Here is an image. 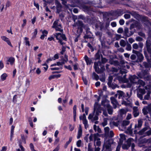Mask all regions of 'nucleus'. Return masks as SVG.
I'll list each match as a JSON object with an SVG mask.
<instances>
[{
  "instance_id": "f257e3e1",
  "label": "nucleus",
  "mask_w": 151,
  "mask_h": 151,
  "mask_svg": "<svg viewBox=\"0 0 151 151\" xmlns=\"http://www.w3.org/2000/svg\"><path fill=\"white\" fill-rule=\"evenodd\" d=\"M120 138L118 142L119 145H122V148L124 150H128L131 146V150H132V145L131 146V142L132 140V138H130L128 139L123 144L124 141L126 139L125 135L123 134H120Z\"/></svg>"
},
{
  "instance_id": "f03ea898",
  "label": "nucleus",
  "mask_w": 151,
  "mask_h": 151,
  "mask_svg": "<svg viewBox=\"0 0 151 151\" xmlns=\"http://www.w3.org/2000/svg\"><path fill=\"white\" fill-rule=\"evenodd\" d=\"M134 134L138 133L140 135H143V137H145L147 136L151 135V128L149 126H146L138 132L136 130L134 131Z\"/></svg>"
},
{
  "instance_id": "7ed1b4c3",
  "label": "nucleus",
  "mask_w": 151,
  "mask_h": 151,
  "mask_svg": "<svg viewBox=\"0 0 151 151\" xmlns=\"http://www.w3.org/2000/svg\"><path fill=\"white\" fill-rule=\"evenodd\" d=\"M94 63V68L95 71L98 74H101L105 70L104 66L103 65H101L100 60L98 62H95Z\"/></svg>"
},
{
  "instance_id": "20e7f679",
  "label": "nucleus",
  "mask_w": 151,
  "mask_h": 151,
  "mask_svg": "<svg viewBox=\"0 0 151 151\" xmlns=\"http://www.w3.org/2000/svg\"><path fill=\"white\" fill-rule=\"evenodd\" d=\"M127 75L125 74L123 77H120L119 80L124 83H127V87L130 88L132 85V76L130 75L128 79L126 78Z\"/></svg>"
},
{
  "instance_id": "39448f33",
  "label": "nucleus",
  "mask_w": 151,
  "mask_h": 151,
  "mask_svg": "<svg viewBox=\"0 0 151 151\" xmlns=\"http://www.w3.org/2000/svg\"><path fill=\"white\" fill-rule=\"evenodd\" d=\"M133 53L135 54H133V60L137 58L136 60L137 62H141L142 61L144 57L142 54L134 50H133Z\"/></svg>"
},
{
  "instance_id": "423d86ee",
  "label": "nucleus",
  "mask_w": 151,
  "mask_h": 151,
  "mask_svg": "<svg viewBox=\"0 0 151 151\" xmlns=\"http://www.w3.org/2000/svg\"><path fill=\"white\" fill-rule=\"evenodd\" d=\"M101 104L105 108L107 109L108 113L109 114H112L113 110L111 106L108 102H106L105 101H103L101 102Z\"/></svg>"
},
{
  "instance_id": "0eeeda50",
  "label": "nucleus",
  "mask_w": 151,
  "mask_h": 151,
  "mask_svg": "<svg viewBox=\"0 0 151 151\" xmlns=\"http://www.w3.org/2000/svg\"><path fill=\"white\" fill-rule=\"evenodd\" d=\"M62 27L61 24L58 23V20L55 21L52 26V28L55 29L56 31H59L63 33V30L61 29Z\"/></svg>"
},
{
  "instance_id": "6e6552de",
  "label": "nucleus",
  "mask_w": 151,
  "mask_h": 151,
  "mask_svg": "<svg viewBox=\"0 0 151 151\" xmlns=\"http://www.w3.org/2000/svg\"><path fill=\"white\" fill-rule=\"evenodd\" d=\"M83 28L85 29L83 22L78 20V29L77 31V32L78 34H80L82 32Z\"/></svg>"
},
{
  "instance_id": "1a4fd4ad",
  "label": "nucleus",
  "mask_w": 151,
  "mask_h": 151,
  "mask_svg": "<svg viewBox=\"0 0 151 151\" xmlns=\"http://www.w3.org/2000/svg\"><path fill=\"white\" fill-rule=\"evenodd\" d=\"M86 30V34L84 36V38L85 39H91L92 38V34L90 30V28L87 27L85 29Z\"/></svg>"
},
{
  "instance_id": "9d476101",
  "label": "nucleus",
  "mask_w": 151,
  "mask_h": 151,
  "mask_svg": "<svg viewBox=\"0 0 151 151\" xmlns=\"http://www.w3.org/2000/svg\"><path fill=\"white\" fill-rule=\"evenodd\" d=\"M86 19L87 20L86 22L91 24H95L97 21L96 17L94 16L91 17L88 16L87 18Z\"/></svg>"
},
{
  "instance_id": "9b49d317",
  "label": "nucleus",
  "mask_w": 151,
  "mask_h": 151,
  "mask_svg": "<svg viewBox=\"0 0 151 151\" xmlns=\"http://www.w3.org/2000/svg\"><path fill=\"white\" fill-rule=\"evenodd\" d=\"M145 93L144 89L140 88L137 93V96L140 100H143L142 96Z\"/></svg>"
},
{
  "instance_id": "f8f14e48",
  "label": "nucleus",
  "mask_w": 151,
  "mask_h": 151,
  "mask_svg": "<svg viewBox=\"0 0 151 151\" xmlns=\"http://www.w3.org/2000/svg\"><path fill=\"white\" fill-rule=\"evenodd\" d=\"M1 38L3 41L6 42L10 47H13L9 39L7 37L4 36H1Z\"/></svg>"
},
{
  "instance_id": "ddd939ff",
  "label": "nucleus",
  "mask_w": 151,
  "mask_h": 151,
  "mask_svg": "<svg viewBox=\"0 0 151 151\" xmlns=\"http://www.w3.org/2000/svg\"><path fill=\"white\" fill-rule=\"evenodd\" d=\"M95 35L96 36L99 38V39L101 42V45H103V41L101 39V37L102 36V33L101 32L97 31L95 32Z\"/></svg>"
},
{
  "instance_id": "4468645a",
  "label": "nucleus",
  "mask_w": 151,
  "mask_h": 151,
  "mask_svg": "<svg viewBox=\"0 0 151 151\" xmlns=\"http://www.w3.org/2000/svg\"><path fill=\"white\" fill-rule=\"evenodd\" d=\"M101 55H102L101 52L99 50H98L97 52L95 54L94 58V60H100Z\"/></svg>"
},
{
  "instance_id": "2eb2a0df",
  "label": "nucleus",
  "mask_w": 151,
  "mask_h": 151,
  "mask_svg": "<svg viewBox=\"0 0 151 151\" xmlns=\"http://www.w3.org/2000/svg\"><path fill=\"white\" fill-rule=\"evenodd\" d=\"M143 112L144 115L147 114L148 112H151V107L148 106L143 108L142 110Z\"/></svg>"
},
{
  "instance_id": "dca6fc26",
  "label": "nucleus",
  "mask_w": 151,
  "mask_h": 151,
  "mask_svg": "<svg viewBox=\"0 0 151 151\" xmlns=\"http://www.w3.org/2000/svg\"><path fill=\"white\" fill-rule=\"evenodd\" d=\"M146 47L148 52L151 54V43L150 41H146Z\"/></svg>"
},
{
  "instance_id": "f3484780",
  "label": "nucleus",
  "mask_w": 151,
  "mask_h": 151,
  "mask_svg": "<svg viewBox=\"0 0 151 151\" xmlns=\"http://www.w3.org/2000/svg\"><path fill=\"white\" fill-rule=\"evenodd\" d=\"M124 35L127 37H129L132 35V31H130V33H129V29L127 27H125L124 31Z\"/></svg>"
},
{
  "instance_id": "a211bd4d",
  "label": "nucleus",
  "mask_w": 151,
  "mask_h": 151,
  "mask_svg": "<svg viewBox=\"0 0 151 151\" xmlns=\"http://www.w3.org/2000/svg\"><path fill=\"white\" fill-rule=\"evenodd\" d=\"M84 58L87 65H90L92 63L91 59L89 58L87 55H85Z\"/></svg>"
},
{
  "instance_id": "6ab92c4d",
  "label": "nucleus",
  "mask_w": 151,
  "mask_h": 151,
  "mask_svg": "<svg viewBox=\"0 0 151 151\" xmlns=\"http://www.w3.org/2000/svg\"><path fill=\"white\" fill-rule=\"evenodd\" d=\"M110 100L111 101V103L113 104V105L114 106V108H116V104H117L118 103L117 101L114 97H111L110 98Z\"/></svg>"
},
{
  "instance_id": "aec40b11",
  "label": "nucleus",
  "mask_w": 151,
  "mask_h": 151,
  "mask_svg": "<svg viewBox=\"0 0 151 151\" xmlns=\"http://www.w3.org/2000/svg\"><path fill=\"white\" fill-rule=\"evenodd\" d=\"M133 17L135 18L138 21H139L141 19V16L138 14H137V13L133 11Z\"/></svg>"
},
{
  "instance_id": "412c9836",
  "label": "nucleus",
  "mask_w": 151,
  "mask_h": 151,
  "mask_svg": "<svg viewBox=\"0 0 151 151\" xmlns=\"http://www.w3.org/2000/svg\"><path fill=\"white\" fill-rule=\"evenodd\" d=\"M129 122V121L124 120L122 122L121 126L122 128H125V126L128 125Z\"/></svg>"
},
{
  "instance_id": "4be33fe9",
  "label": "nucleus",
  "mask_w": 151,
  "mask_h": 151,
  "mask_svg": "<svg viewBox=\"0 0 151 151\" xmlns=\"http://www.w3.org/2000/svg\"><path fill=\"white\" fill-rule=\"evenodd\" d=\"M61 76V74H59L58 75H54L50 76L48 78L50 80L52 79H54L55 78H58Z\"/></svg>"
},
{
  "instance_id": "5701e85b",
  "label": "nucleus",
  "mask_w": 151,
  "mask_h": 151,
  "mask_svg": "<svg viewBox=\"0 0 151 151\" xmlns=\"http://www.w3.org/2000/svg\"><path fill=\"white\" fill-rule=\"evenodd\" d=\"M42 34L41 35L40 37V39L42 40H43L44 39L45 36H47V35L48 34V32L46 30H44L42 32Z\"/></svg>"
},
{
  "instance_id": "b1692460",
  "label": "nucleus",
  "mask_w": 151,
  "mask_h": 151,
  "mask_svg": "<svg viewBox=\"0 0 151 151\" xmlns=\"http://www.w3.org/2000/svg\"><path fill=\"white\" fill-rule=\"evenodd\" d=\"M143 65L146 68H148L150 67L151 68V60L149 62V63L146 62H143Z\"/></svg>"
},
{
  "instance_id": "393cba45",
  "label": "nucleus",
  "mask_w": 151,
  "mask_h": 151,
  "mask_svg": "<svg viewBox=\"0 0 151 151\" xmlns=\"http://www.w3.org/2000/svg\"><path fill=\"white\" fill-rule=\"evenodd\" d=\"M138 125L136 124L135 126V128H136L137 127L138 128H140L142 124V121L141 119H139L138 120Z\"/></svg>"
},
{
  "instance_id": "a878e982",
  "label": "nucleus",
  "mask_w": 151,
  "mask_h": 151,
  "mask_svg": "<svg viewBox=\"0 0 151 151\" xmlns=\"http://www.w3.org/2000/svg\"><path fill=\"white\" fill-rule=\"evenodd\" d=\"M117 93H118L119 96L118 98L120 99L121 98H122L124 96V93L122 91L118 90L117 91Z\"/></svg>"
},
{
  "instance_id": "bb28decb",
  "label": "nucleus",
  "mask_w": 151,
  "mask_h": 151,
  "mask_svg": "<svg viewBox=\"0 0 151 151\" xmlns=\"http://www.w3.org/2000/svg\"><path fill=\"white\" fill-rule=\"evenodd\" d=\"M97 105H94V110L93 111V114H94L95 111H96V114L95 115H97L98 116L99 113L98 111H99V109L97 108Z\"/></svg>"
},
{
  "instance_id": "cd10ccee",
  "label": "nucleus",
  "mask_w": 151,
  "mask_h": 151,
  "mask_svg": "<svg viewBox=\"0 0 151 151\" xmlns=\"http://www.w3.org/2000/svg\"><path fill=\"white\" fill-rule=\"evenodd\" d=\"M127 43V41L126 42L123 40H122L120 42V45L123 47H124L126 45Z\"/></svg>"
},
{
  "instance_id": "c85d7f7f",
  "label": "nucleus",
  "mask_w": 151,
  "mask_h": 151,
  "mask_svg": "<svg viewBox=\"0 0 151 151\" xmlns=\"http://www.w3.org/2000/svg\"><path fill=\"white\" fill-rule=\"evenodd\" d=\"M61 33H56L53 34V35L55 37L57 40H59L60 39L61 37H60Z\"/></svg>"
},
{
  "instance_id": "c756f323",
  "label": "nucleus",
  "mask_w": 151,
  "mask_h": 151,
  "mask_svg": "<svg viewBox=\"0 0 151 151\" xmlns=\"http://www.w3.org/2000/svg\"><path fill=\"white\" fill-rule=\"evenodd\" d=\"M113 80V77L112 76H109L108 78V82L107 84L109 87L111 86V83Z\"/></svg>"
},
{
  "instance_id": "7c9ffc66",
  "label": "nucleus",
  "mask_w": 151,
  "mask_h": 151,
  "mask_svg": "<svg viewBox=\"0 0 151 151\" xmlns=\"http://www.w3.org/2000/svg\"><path fill=\"white\" fill-rule=\"evenodd\" d=\"M108 61V59L105 58H103L102 55H101V65L106 63Z\"/></svg>"
},
{
  "instance_id": "2f4dec72",
  "label": "nucleus",
  "mask_w": 151,
  "mask_h": 151,
  "mask_svg": "<svg viewBox=\"0 0 151 151\" xmlns=\"http://www.w3.org/2000/svg\"><path fill=\"white\" fill-rule=\"evenodd\" d=\"M126 49L128 51H130L131 50L132 47L130 44L127 41V43L126 45Z\"/></svg>"
},
{
  "instance_id": "473e14b6",
  "label": "nucleus",
  "mask_w": 151,
  "mask_h": 151,
  "mask_svg": "<svg viewBox=\"0 0 151 151\" xmlns=\"http://www.w3.org/2000/svg\"><path fill=\"white\" fill-rule=\"evenodd\" d=\"M72 139V137H69V140L68 141L66 142L64 145V147L65 148H66L68 145L70 143Z\"/></svg>"
},
{
  "instance_id": "72a5a7b5",
  "label": "nucleus",
  "mask_w": 151,
  "mask_h": 151,
  "mask_svg": "<svg viewBox=\"0 0 151 151\" xmlns=\"http://www.w3.org/2000/svg\"><path fill=\"white\" fill-rule=\"evenodd\" d=\"M15 60L14 58L13 57H10L7 60V61L9 62L11 65H12Z\"/></svg>"
},
{
  "instance_id": "f704fd0d",
  "label": "nucleus",
  "mask_w": 151,
  "mask_h": 151,
  "mask_svg": "<svg viewBox=\"0 0 151 151\" xmlns=\"http://www.w3.org/2000/svg\"><path fill=\"white\" fill-rule=\"evenodd\" d=\"M132 124H130V126L127 129V131L131 135H132V129H131Z\"/></svg>"
},
{
  "instance_id": "c9c22d12",
  "label": "nucleus",
  "mask_w": 151,
  "mask_h": 151,
  "mask_svg": "<svg viewBox=\"0 0 151 151\" xmlns=\"http://www.w3.org/2000/svg\"><path fill=\"white\" fill-rule=\"evenodd\" d=\"M7 75L6 73H4L2 74L1 76V78L2 81H4L6 79V78Z\"/></svg>"
},
{
  "instance_id": "e433bc0d",
  "label": "nucleus",
  "mask_w": 151,
  "mask_h": 151,
  "mask_svg": "<svg viewBox=\"0 0 151 151\" xmlns=\"http://www.w3.org/2000/svg\"><path fill=\"white\" fill-rule=\"evenodd\" d=\"M55 4L56 5V8H62V6L60 3L57 0H55Z\"/></svg>"
},
{
  "instance_id": "4c0bfd02",
  "label": "nucleus",
  "mask_w": 151,
  "mask_h": 151,
  "mask_svg": "<svg viewBox=\"0 0 151 151\" xmlns=\"http://www.w3.org/2000/svg\"><path fill=\"white\" fill-rule=\"evenodd\" d=\"M88 16H87L86 17H85L82 15H80L78 16V17L80 19H82L84 20L85 22H86V20Z\"/></svg>"
},
{
  "instance_id": "58836bf2",
  "label": "nucleus",
  "mask_w": 151,
  "mask_h": 151,
  "mask_svg": "<svg viewBox=\"0 0 151 151\" xmlns=\"http://www.w3.org/2000/svg\"><path fill=\"white\" fill-rule=\"evenodd\" d=\"M138 83L139 84V86H144L145 85V83L141 80H139L138 81Z\"/></svg>"
},
{
  "instance_id": "ea45409f",
  "label": "nucleus",
  "mask_w": 151,
  "mask_h": 151,
  "mask_svg": "<svg viewBox=\"0 0 151 151\" xmlns=\"http://www.w3.org/2000/svg\"><path fill=\"white\" fill-rule=\"evenodd\" d=\"M104 130L106 135H107L108 134L109 131V128L108 127H106L104 128Z\"/></svg>"
},
{
  "instance_id": "a19ab883",
  "label": "nucleus",
  "mask_w": 151,
  "mask_h": 151,
  "mask_svg": "<svg viewBox=\"0 0 151 151\" xmlns=\"http://www.w3.org/2000/svg\"><path fill=\"white\" fill-rule=\"evenodd\" d=\"M15 128V127L12 125L11 127V137H12L14 135V129Z\"/></svg>"
},
{
  "instance_id": "79ce46f5",
  "label": "nucleus",
  "mask_w": 151,
  "mask_h": 151,
  "mask_svg": "<svg viewBox=\"0 0 151 151\" xmlns=\"http://www.w3.org/2000/svg\"><path fill=\"white\" fill-rule=\"evenodd\" d=\"M93 75L94 77V79H95L96 81H98L99 79V76L97 74L93 72Z\"/></svg>"
},
{
  "instance_id": "37998d69",
  "label": "nucleus",
  "mask_w": 151,
  "mask_h": 151,
  "mask_svg": "<svg viewBox=\"0 0 151 151\" xmlns=\"http://www.w3.org/2000/svg\"><path fill=\"white\" fill-rule=\"evenodd\" d=\"M60 37H61V38H62L63 40L67 41V38L66 37V36L65 34L61 33V35H60Z\"/></svg>"
},
{
  "instance_id": "c03bdc74",
  "label": "nucleus",
  "mask_w": 151,
  "mask_h": 151,
  "mask_svg": "<svg viewBox=\"0 0 151 151\" xmlns=\"http://www.w3.org/2000/svg\"><path fill=\"white\" fill-rule=\"evenodd\" d=\"M82 77L84 84L85 85H87L88 84V81L86 78L84 77L83 76H82Z\"/></svg>"
},
{
  "instance_id": "a18cd8bd",
  "label": "nucleus",
  "mask_w": 151,
  "mask_h": 151,
  "mask_svg": "<svg viewBox=\"0 0 151 151\" xmlns=\"http://www.w3.org/2000/svg\"><path fill=\"white\" fill-rule=\"evenodd\" d=\"M68 101V98L66 96L65 97V99L63 100V103L62 104L63 106L65 107V105L64 104H65Z\"/></svg>"
},
{
  "instance_id": "49530a36",
  "label": "nucleus",
  "mask_w": 151,
  "mask_h": 151,
  "mask_svg": "<svg viewBox=\"0 0 151 151\" xmlns=\"http://www.w3.org/2000/svg\"><path fill=\"white\" fill-rule=\"evenodd\" d=\"M30 85V81L28 79H26L25 81V86L26 87H28Z\"/></svg>"
},
{
  "instance_id": "de8ad7c7",
  "label": "nucleus",
  "mask_w": 151,
  "mask_h": 151,
  "mask_svg": "<svg viewBox=\"0 0 151 151\" xmlns=\"http://www.w3.org/2000/svg\"><path fill=\"white\" fill-rule=\"evenodd\" d=\"M88 151H93V149L91 147V143H89L88 145Z\"/></svg>"
},
{
  "instance_id": "09e8293b",
  "label": "nucleus",
  "mask_w": 151,
  "mask_h": 151,
  "mask_svg": "<svg viewBox=\"0 0 151 151\" xmlns=\"http://www.w3.org/2000/svg\"><path fill=\"white\" fill-rule=\"evenodd\" d=\"M83 123L84 125L85 128L86 129V126L88 125V121L86 119L83 120Z\"/></svg>"
},
{
  "instance_id": "8fccbe9b",
  "label": "nucleus",
  "mask_w": 151,
  "mask_h": 151,
  "mask_svg": "<svg viewBox=\"0 0 151 151\" xmlns=\"http://www.w3.org/2000/svg\"><path fill=\"white\" fill-rule=\"evenodd\" d=\"M111 146V145H110V144H108L106 145L105 146L106 150H104V151H109Z\"/></svg>"
},
{
  "instance_id": "3c124183",
  "label": "nucleus",
  "mask_w": 151,
  "mask_h": 151,
  "mask_svg": "<svg viewBox=\"0 0 151 151\" xmlns=\"http://www.w3.org/2000/svg\"><path fill=\"white\" fill-rule=\"evenodd\" d=\"M37 33V29H35V31L32 33L33 37L35 38L36 37Z\"/></svg>"
},
{
  "instance_id": "603ef678",
  "label": "nucleus",
  "mask_w": 151,
  "mask_h": 151,
  "mask_svg": "<svg viewBox=\"0 0 151 151\" xmlns=\"http://www.w3.org/2000/svg\"><path fill=\"white\" fill-rule=\"evenodd\" d=\"M66 51V48L64 46H63L62 47V50L60 52V53L61 55H63L64 52Z\"/></svg>"
},
{
  "instance_id": "864d4df0",
  "label": "nucleus",
  "mask_w": 151,
  "mask_h": 151,
  "mask_svg": "<svg viewBox=\"0 0 151 151\" xmlns=\"http://www.w3.org/2000/svg\"><path fill=\"white\" fill-rule=\"evenodd\" d=\"M63 69V67H60V68L55 67V68H50V69L51 70H59L60 69Z\"/></svg>"
},
{
  "instance_id": "5fc2aeb1",
  "label": "nucleus",
  "mask_w": 151,
  "mask_h": 151,
  "mask_svg": "<svg viewBox=\"0 0 151 151\" xmlns=\"http://www.w3.org/2000/svg\"><path fill=\"white\" fill-rule=\"evenodd\" d=\"M25 40H26L25 42V44L26 45H28L29 46L30 45V44L29 43V42L28 40V38L27 37H25L24 38Z\"/></svg>"
},
{
  "instance_id": "6e6d98bb",
  "label": "nucleus",
  "mask_w": 151,
  "mask_h": 151,
  "mask_svg": "<svg viewBox=\"0 0 151 151\" xmlns=\"http://www.w3.org/2000/svg\"><path fill=\"white\" fill-rule=\"evenodd\" d=\"M127 73V70L125 69H121L120 70V73L122 74H126Z\"/></svg>"
},
{
  "instance_id": "4d7b16f0",
  "label": "nucleus",
  "mask_w": 151,
  "mask_h": 151,
  "mask_svg": "<svg viewBox=\"0 0 151 151\" xmlns=\"http://www.w3.org/2000/svg\"><path fill=\"white\" fill-rule=\"evenodd\" d=\"M148 17H141V19H142V20L144 22H146L148 21Z\"/></svg>"
},
{
  "instance_id": "13d9d810",
  "label": "nucleus",
  "mask_w": 151,
  "mask_h": 151,
  "mask_svg": "<svg viewBox=\"0 0 151 151\" xmlns=\"http://www.w3.org/2000/svg\"><path fill=\"white\" fill-rule=\"evenodd\" d=\"M81 142H81V140H79L77 142L76 145L78 147H81Z\"/></svg>"
},
{
  "instance_id": "bf43d9fd",
  "label": "nucleus",
  "mask_w": 151,
  "mask_h": 151,
  "mask_svg": "<svg viewBox=\"0 0 151 151\" xmlns=\"http://www.w3.org/2000/svg\"><path fill=\"white\" fill-rule=\"evenodd\" d=\"M123 32V28L119 27L117 30V32L119 33H122Z\"/></svg>"
},
{
  "instance_id": "052dcab7",
  "label": "nucleus",
  "mask_w": 151,
  "mask_h": 151,
  "mask_svg": "<svg viewBox=\"0 0 151 151\" xmlns=\"http://www.w3.org/2000/svg\"><path fill=\"white\" fill-rule=\"evenodd\" d=\"M150 98V94L149 93H147L144 99L145 100H149Z\"/></svg>"
},
{
  "instance_id": "680f3d73",
  "label": "nucleus",
  "mask_w": 151,
  "mask_h": 151,
  "mask_svg": "<svg viewBox=\"0 0 151 151\" xmlns=\"http://www.w3.org/2000/svg\"><path fill=\"white\" fill-rule=\"evenodd\" d=\"M126 96H127V98H126V100L127 101L130 102L129 98L130 96L128 92L127 93Z\"/></svg>"
},
{
  "instance_id": "e2e57ef3",
  "label": "nucleus",
  "mask_w": 151,
  "mask_h": 151,
  "mask_svg": "<svg viewBox=\"0 0 151 151\" xmlns=\"http://www.w3.org/2000/svg\"><path fill=\"white\" fill-rule=\"evenodd\" d=\"M82 135V132L78 131V135L77 137L78 139H79Z\"/></svg>"
},
{
  "instance_id": "0e129e2a",
  "label": "nucleus",
  "mask_w": 151,
  "mask_h": 151,
  "mask_svg": "<svg viewBox=\"0 0 151 151\" xmlns=\"http://www.w3.org/2000/svg\"><path fill=\"white\" fill-rule=\"evenodd\" d=\"M65 14L63 13H61L59 15V17L61 20H62L63 19L64 17Z\"/></svg>"
},
{
  "instance_id": "69168bd1",
  "label": "nucleus",
  "mask_w": 151,
  "mask_h": 151,
  "mask_svg": "<svg viewBox=\"0 0 151 151\" xmlns=\"http://www.w3.org/2000/svg\"><path fill=\"white\" fill-rule=\"evenodd\" d=\"M65 59L64 58H63L61 60V61L60 62L61 64V66L62 67L63 65L65 63H66L67 62L65 61Z\"/></svg>"
},
{
  "instance_id": "338daca9",
  "label": "nucleus",
  "mask_w": 151,
  "mask_h": 151,
  "mask_svg": "<svg viewBox=\"0 0 151 151\" xmlns=\"http://www.w3.org/2000/svg\"><path fill=\"white\" fill-rule=\"evenodd\" d=\"M133 115L134 117H136L138 116L139 114V111H136L135 112H133Z\"/></svg>"
},
{
  "instance_id": "774afa93",
  "label": "nucleus",
  "mask_w": 151,
  "mask_h": 151,
  "mask_svg": "<svg viewBox=\"0 0 151 151\" xmlns=\"http://www.w3.org/2000/svg\"><path fill=\"white\" fill-rule=\"evenodd\" d=\"M121 115H122L125 114L126 112L125 110L123 109H121L120 110Z\"/></svg>"
}]
</instances>
